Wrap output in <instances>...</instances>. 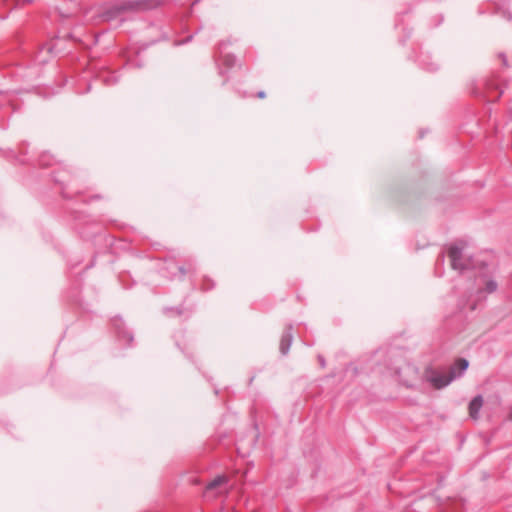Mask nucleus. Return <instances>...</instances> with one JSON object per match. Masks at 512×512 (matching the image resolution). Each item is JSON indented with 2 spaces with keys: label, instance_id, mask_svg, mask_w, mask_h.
<instances>
[{
  "label": "nucleus",
  "instance_id": "obj_2",
  "mask_svg": "<svg viewBox=\"0 0 512 512\" xmlns=\"http://www.w3.org/2000/svg\"><path fill=\"white\" fill-rule=\"evenodd\" d=\"M456 375L457 374L454 372V369H450L447 373L432 372L427 376V380L434 388L441 389L447 386L456 377Z\"/></svg>",
  "mask_w": 512,
  "mask_h": 512
},
{
  "label": "nucleus",
  "instance_id": "obj_3",
  "mask_svg": "<svg viewBox=\"0 0 512 512\" xmlns=\"http://www.w3.org/2000/svg\"><path fill=\"white\" fill-rule=\"evenodd\" d=\"M483 405L482 396H476L469 404V415L474 420L478 419V413Z\"/></svg>",
  "mask_w": 512,
  "mask_h": 512
},
{
  "label": "nucleus",
  "instance_id": "obj_1",
  "mask_svg": "<svg viewBox=\"0 0 512 512\" xmlns=\"http://www.w3.org/2000/svg\"><path fill=\"white\" fill-rule=\"evenodd\" d=\"M465 247V243L460 241L453 244L448 251V255L451 261V266L453 269L463 270L466 268V265L462 259V251Z\"/></svg>",
  "mask_w": 512,
  "mask_h": 512
},
{
  "label": "nucleus",
  "instance_id": "obj_7",
  "mask_svg": "<svg viewBox=\"0 0 512 512\" xmlns=\"http://www.w3.org/2000/svg\"><path fill=\"white\" fill-rule=\"evenodd\" d=\"M507 420L512 421V407L508 411Z\"/></svg>",
  "mask_w": 512,
  "mask_h": 512
},
{
  "label": "nucleus",
  "instance_id": "obj_6",
  "mask_svg": "<svg viewBox=\"0 0 512 512\" xmlns=\"http://www.w3.org/2000/svg\"><path fill=\"white\" fill-rule=\"evenodd\" d=\"M485 286L487 292H494L497 288V284L493 280H487Z\"/></svg>",
  "mask_w": 512,
  "mask_h": 512
},
{
  "label": "nucleus",
  "instance_id": "obj_4",
  "mask_svg": "<svg viewBox=\"0 0 512 512\" xmlns=\"http://www.w3.org/2000/svg\"><path fill=\"white\" fill-rule=\"evenodd\" d=\"M229 481L228 477L226 475H219L216 478H214L210 483L206 486V491H212L214 489H217L225 484H227Z\"/></svg>",
  "mask_w": 512,
  "mask_h": 512
},
{
  "label": "nucleus",
  "instance_id": "obj_5",
  "mask_svg": "<svg viewBox=\"0 0 512 512\" xmlns=\"http://www.w3.org/2000/svg\"><path fill=\"white\" fill-rule=\"evenodd\" d=\"M468 367V361L465 359H459L456 361L455 365L451 368L454 369V372L456 373V369H458L460 372L466 370Z\"/></svg>",
  "mask_w": 512,
  "mask_h": 512
}]
</instances>
